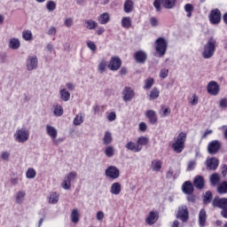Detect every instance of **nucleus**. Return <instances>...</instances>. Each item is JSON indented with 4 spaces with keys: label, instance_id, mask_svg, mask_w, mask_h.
Masks as SVG:
<instances>
[{
    "label": "nucleus",
    "instance_id": "9b49d317",
    "mask_svg": "<svg viewBox=\"0 0 227 227\" xmlns=\"http://www.w3.org/2000/svg\"><path fill=\"white\" fill-rule=\"evenodd\" d=\"M208 18L211 24H219L221 22V11H219V9H213L209 13Z\"/></svg>",
    "mask_w": 227,
    "mask_h": 227
},
{
    "label": "nucleus",
    "instance_id": "774afa93",
    "mask_svg": "<svg viewBox=\"0 0 227 227\" xmlns=\"http://www.w3.org/2000/svg\"><path fill=\"white\" fill-rule=\"evenodd\" d=\"M226 175H227V166L223 165L222 167V176H223V178H225Z\"/></svg>",
    "mask_w": 227,
    "mask_h": 227
},
{
    "label": "nucleus",
    "instance_id": "bb28decb",
    "mask_svg": "<svg viewBox=\"0 0 227 227\" xmlns=\"http://www.w3.org/2000/svg\"><path fill=\"white\" fill-rule=\"evenodd\" d=\"M163 8L166 10H173L176 6V0H160Z\"/></svg>",
    "mask_w": 227,
    "mask_h": 227
},
{
    "label": "nucleus",
    "instance_id": "6e6552de",
    "mask_svg": "<svg viewBox=\"0 0 227 227\" xmlns=\"http://www.w3.org/2000/svg\"><path fill=\"white\" fill-rule=\"evenodd\" d=\"M107 67L112 70V72H116L121 68V59L118 56H114L110 59Z\"/></svg>",
    "mask_w": 227,
    "mask_h": 227
},
{
    "label": "nucleus",
    "instance_id": "0eeeda50",
    "mask_svg": "<svg viewBox=\"0 0 227 227\" xmlns=\"http://www.w3.org/2000/svg\"><path fill=\"white\" fill-rule=\"evenodd\" d=\"M77 178V172L72 171L65 176L64 181L61 183V187L65 189V191H68L70 187H72V181Z\"/></svg>",
    "mask_w": 227,
    "mask_h": 227
},
{
    "label": "nucleus",
    "instance_id": "473e14b6",
    "mask_svg": "<svg viewBox=\"0 0 227 227\" xmlns=\"http://www.w3.org/2000/svg\"><path fill=\"white\" fill-rule=\"evenodd\" d=\"M58 201H59V194H58L56 192H51L49 197V203L51 205H56Z\"/></svg>",
    "mask_w": 227,
    "mask_h": 227
},
{
    "label": "nucleus",
    "instance_id": "7c9ffc66",
    "mask_svg": "<svg viewBox=\"0 0 227 227\" xmlns=\"http://www.w3.org/2000/svg\"><path fill=\"white\" fill-rule=\"evenodd\" d=\"M151 168L153 171L159 172L162 169V161L160 160H154L151 163Z\"/></svg>",
    "mask_w": 227,
    "mask_h": 227
},
{
    "label": "nucleus",
    "instance_id": "1a4fd4ad",
    "mask_svg": "<svg viewBox=\"0 0 227 227\" xmlns=\"http://www.w3.org/2000/svg\"><path fill=\"white\" fill-rule=\"evenodd\" d=\"M176 219H180L182 223L189 221V209L187 206H180L177 209Z\"/></svg>",
    "mask_w": 227,
    "mask_h": 227
},
{
    "label": "nucleus",
    "instance_id": "4c0bfd02",
    "mask_svg": "<svg viewBox=\"0 0 227 227\" xmlns=\"http://www.w3.org/2000/svg\"><path fill=\"white\" fill-rule=\"evenodd\" d=\"M22 38L26 42H31L33 40V33L31 30H25L22 32Z\"/></svg>",
    "mask_w": 227,
    "mask_h": 227
},
{
    "label": "nucleus",
    "instance_id": "13d9d810",
    "mask_svg": "<svg viewBox=\"0 0 227 227\" xmlns=\"http://www.w3.org/2000/svg\"><path fill=\"white\" fill-rule=\"evenodd\" d=\"M149 21L153 27H157V26H159V20L155 17L151 18Z\"/></svg>",
    "mask_w": 227,
    "mask_h": 227
},
{
    "label": "nucleus",
    "instance_id": "4d7b16f0",
    "mask_svg": "<svg viewBox=\"0 0 227 227\" xmlns=\"http://www.w3.org/2000/svg\"><path fill=\"white\" fill-rule=\"evenodd\" d=\"M64 24L66 27H72V26H74V20H72V18H67L65 20Z\"/></svg>",
    "mask_w": 227,
    "mask_h": 227
},
{
    "label": "nucleus",
    "instance_id": "b1692460",
    "mask_svg": "<svg viewBox=\"0 0 227 227\" xmlns=\"http://www.w3.org/2000/svg\"><path fill=\"white\" fill-rule=\"evenodd\" d=\"M110 20H111V15L109 14V12H103L98 17V21L99 22V24H102V25H106L109 23Z\"/></svg>",
    "mask_w": 227,
    "mask_h": 227
},
{
    "label": "nucleus",
    "instance_id": "f03ea898",
    "mask_svg": "<svg viewBox=\"0 0 227 227\" xmlns=\"http://www.w3.org/2000/svg\"><path fill=\"white\" fill-rule=\"evenodd\" d=\"M185 141H187V133L181 132L175 138V142L172 144V149L176 153H182L185 149Z\"/></svg>",
    "mask_w": 227,
    "mask_h": 227
},
{
    "label": "nucleus",
    "instance_id": "a878e982",
    "mask_svg": "<svg viewBox=\"0 0 227 227\" xmlns=\"http://www.w3.org/2000/svg\"><path fill=\"white\" fill-rule=\"evenodd\" d=\"M123 11L125 13H132L134 12V1L126 0L123 4Z\"/></svg>",
    "mask_w": 227,
    "mask_h": 227
},
{
    "label": "nucleus",
    "instance_id": "58836bf2",
    "mask_svg": "<svg viewBox=\"0 0 227 227\" xmlns=\"http://www.w3.org/2000/svg\"><path fill=\"white\" fill-rule=\"evenodd\" d=\"M212 198H213L212 192H210V191L206 192L204 198H203L204 205H208V203H212Z\"/></svg>",
    "mask_w": 227,
    "mask_h": 227
},
{
    "label": "nucleus",
    "instance_id": "69168bd1",
    "mask_svg": "<svg viewBox=\"0 0 227 227\" xmlns=\"http://www.w3.org/2000/svg\"><path fill=\"white\" fill-rule=\"evenodd\" d=\"M57 33V29L55 27H50V29L48 30V35H50L51 36H54L56 35Z\"/></svg>",
    "mask_w": 227,
    "mask_h": 227
},
{
    "label": "nucleus",
    "instance_id": "5fc2aeb1",
    "mask_svg": "<svg viewBox=\"0 0 227 227\" xmlns=\"http://www.w3.org/2000/svg\"><path fill=\"white\" fill-rule=\"evenodd\" d=\"M168 75H169V70L168 69H161L160 72V77L161 79H166V77H168Z\"/></svg>",
    "mask_w": 227,
    "mask_h": 227
},
{
    "label": "nucleus",
    "instance_id": "39448f33",
    "mask_svg": "<svg viewBox=\"0 0 227 227\" xmlns=\"http://www.w3.org/2000/svg\"><path fill=\"white\" fill-rule=\"evenodd\" d=\"M207 91L208 95L212 97H217V95L221 92V85L215 81H211L207 85Z\"/></svg>",
    "mask_w": 227,
    "mask_h": 227
},
{
    "label": "nucleus",
    "instance_id": "cd10ccee",
    "mask_svg": "<svg viewBox=\"0 0 227 227\" xmlns=\"http://www.w3.org/2000/svg\"><path fill=\"white\" fill-rule=\"evenodd\" d=\"M111 194H114L115 196H118L120 192H121V184L115 182L111 185L110 188Z\"/></svg>",
    "mask_w": 227,
    "mask_h": 227
},
{
    "label": "nucleus",
    "instance_id": "393cba45",
    "mask_svg": "<svg viewBox=\"0 0 227 227\" xmlns=\"http://www.w3.org/2000/svg\"><path fill=\"white\" fill-rule=\"evenodd\" d=\"M71 222L74 223V224H77L79 221H81V214H79V209L74 208L70 215Z\"/></svg>",
    "mask_w": 227,
    "mask_h": 227
},
{
    "label": "nucleus",
    "instance_id": "79ce46f5",
    "mask_svg": "<svg viewBox=\"0 0 227 227\" xmlns=\"http://www.w3.org/2000/svg\"><path fill=\"white\" fill-rule=\"evenodd\" d=\"M155 80L153 78L149 77L145 81L144 90H150L152 86H153Z\"/></svg>",
    "mask_w": 227,
    "mask_h": 227
},
{
    "label": "nucleus",
    "instance_id": "bf43d9fd",
    "mask_svg": "<svg viewBox=\"0 0 227 227\" xmlns=\"http://www.w3.org/2000/svg\"><path fill=\"white\" fill-rule=\"evenodd\" d=\"M106 118L108 121H114V120H116V113L115 112L109 113Z\"/></svg>",
    "mask_w": 227,
    "mask_h": 227
},
{
    "label": "nucleus",
    "instance_id": "423d86ee",
    "mask_svg": "<svg viewBox=\"0 0 227 227\" xmlns=\"http://www.w3.org/2000/svg\"><path fill=\"white\" fill-rule=\"evenodd\" d=\"M14 138L18 143H26L29 139V130L24 128L18 129L14 134Z\"/></svg>",
    "mask_w": 227,
    "mask_h": 227
},
{
    "label": "nucleus",
    "instance_id": "49530a36",
    "mask_svg": "<svg viewBox=\"0 0 227 227\" xmlns=\"http://www.w3.org/2000/svg\"><path fill=\"white\" fill-rule=\"evenodd\" d=\"M84 121V119L82 118V114H77L74 121H73V123L74 125H81L82 122Z\"/></svg>",
    "mask_w": 227,
    "mask_h": 227
},
{
    "label": "nucleus",
    "instance_id": "a18cd8bd",
    "mask_svg": "<svg viewBox=\"0 0 227 227\" xmlns=\"http://www.w3.org/2000/svg\"><path fill=\"white\" fill-rule=\"evenodd\" d=\"M53 113L55 116H63V106L59 105L55 106Z\"/></svg>",
    "mask_w": 227,
    "mask_h": 227
},
{
    "label": "nucleus",
    "instance_id": "c85d7f7f",
    "mask_svg": "<svg viewBox=\"0 0 227 227\" xmlns=\"http://www.w3.org/2000/svg\"><path fill=\"white\" fill-rule=\"evenodd\" d=\"M121 24L124 29H130V27H132V19H130V17H123Z\"/></svg>",
    "mask_w": 227,
    "mask_h": 227
},
{
    "label": "nucleus",
    "instance_id": "2f4dec72",
    "mask_svg": "<svg viewBox=\"0 0 227 227\" xmlns=\"http://www.w3.org/2000/svg\"><path fill=\"white\" fill-rule=\"evenodd\" d=\"M216 192L218 194H227V181L222 182L217 185Z\"/></svg>",
    "mask_w": 227,
    "mask_h": 227
},
{
    "label": "nucleus",
    "instance_id": "f3484780",
    "mask_svg": "<svg viewBox=\"0 0 227 227\" xmlns=\"http://www.w3.org/2000/svg\"><path fill=\"white\" fill-rule=\"evenodd\" d=\"M182 192L184 194L192 195L194 193V184H192V182L185 181L182 185Z\"/></svg>",
    "mask_w": 227,
    "mask_h": 227
},
{
    "label": "nucleus",
    "instance_id": "8fccbe9b",
    "mask_svg": "<svg viewBox=\"0 0 227 227\" xmlns=\"http://www.w3.org/2000/svg\"><path fill=\"white\" fill-rule=\"evenodd\" d=\"M200 100V98H198V95L193 94L192 97L189 99V103L191 106H198V102Z\"/></svg>",
    "mask_w": 227,
    "mask_h": 227
},
{
    "label": "nucleus",
    "instance_id": "5701e85b",
    "mask_svg": "<svg viewBox=\"0 0 227 227\" xmlns=\"http://www.w3.org/2000/svg\"><path fill=\"white\" fill-rule=\"evenodd\" d=\"M199 224L200 227H205L207 224V211L205 208L200 209L199 213Z\"/></svg>",
    "mask_w": 227,
    "mask_h": 227
},
{
    "label": "nucleus",
    "instance_id": "c756f323",
    "mask_svg": "<svg viewBox=\"0 0 227 227\" xmlns=\"http://www.w3.org/2000/svg\"><path fill=\"white\" fill-rule=\"evenodd\" d=\"M9 47L10 49H12V51H17V49L20 48V41L15 37L11 38Z\"/></svg>",
    "mask_w": 227,
    "mask_h": 227
},
{
    "label": "nucleus",
    "instance_id": "4be33fe9",
    "mask_svg": "<svg viewBox=\"0 0 227 227\" xmlns=\"http://www.w3.org/2000/svg\"><path fill=\"white\" fill-rule=\"evenodd\" d=\"M46 134L51 137L53 143H56V137H58V129H56V128L51 125H46Z\"/></svg>",
    "mask_w": 227,
    "mask_h": 227
},
{
    "label": "nucleus",
    "instance_id": "680f3d73",
    "mask_svg": "<svg viewBox=\"0 0 227 227\" xmlns=\"http://www.w3.org/2000/svg\"><path fill=\"white\" fill-rule=\"evenodd\" d=\"M195 166H196V161H194V160L189 161L188 167H187L188 171H192V169H194Z\"/></svg>",
    "mask_w": 227,
    "mask_h": 227
},
{
    "label": "nucleus",
    "instance_id": "f704fd0d",
    "mask_svg": "<svg viewBox=\"0 0 227 227\" xmlns=\"http://www.w3.org/2000/svg\"><path fill=\"white\" fill-rule=\"evenodd\" d=\"M59 93L61 100L64 102H68V100H70V92H68L67 89H61Z\"/></svg>",
    "mask_w": 227,
    "mask_h": 227
},
{
    "label": "nucleus",
    "instance_id": "412c9836",
    "mask_svg": "<svg viewBox=\"0 0 227 227\" xmlns=\"http://www.w3.org/2000/svg\"><path fill=\"white\" fill-rule=\"evenodd\" d=\"M193 185L196 189L201 191L205 187V178L202 176H196L193 180Z\"/></svg>",
    "mask_w": 227,
    "mask_h": 227
},
{
    "label": "nucleus",
    "instance_id": "ea45409f",
    "mask_svg": "<svg viewBox=\"0 0 227 227\" xmlns=\"http://www.w3.org/2000/svg\"><path fill=\"white\" fill-rule=\"evenodd\" d=\"M24 198H26V192L20 191L16 194V203L20 205V203H23Z\"/></svg>",
    "mask_w": 227,
    "mask_h": 227
},
{
    "label": "nucleus",
    "instance_id": "09e8293b",
    "mask_svg": "<svg viewBox=\"0 0 227 227\" xmlns=\"http://www.w3.org/2000/svg\"><path fill=\"white\" fill-rule=\"evenodd\" d=\"M105 154L106 155V157H113V155H114V147L113 146H107L105 149Z\"/></svg>",
    "mask_w": 227,
    "mask_h": 227
},
{
    "label": "nucleus",
    "instance_id": "6e6d98bb",
    "mask_svg": "<svg viewBox=\"0 0 227 227\" xmlns=\"http://www.w3.org/2000/svg\"><path fill=\"white\" fill-rule=\"evenodd\" d=\"M219 107H221V109H226L227 108V98H223L220 100Z\"/></svg>",
    "mask_w": 227,
    "mask_h": 227
},
{
    "label": "nucleus",
    "instance_id": "f8f14e48",
    "mask_svg": "<svg viewBox=\"0 0 227 227\" xmlns=\"http://www.w3.org/2000/svg\"><path fill=\"white\" fill-rule=\"evenodd\" d=\"M221 150V142L218 140H213L207 145V152L211 155H215Z\"/></svg>",
    "mask_w": 227,
    "mask_h": 227
},
{
    "label": "nucleus",
    "instance_id": "aec40b11",
    "mask_svg": "<svg viewBox=\"0 0 227 227\" xmlns=\"http://www.w3.org/2000/svg\"><path fill=\"white\" fill-rule=\"evenodd\" d=\"M38 67V59L36 56L31 57L27 60V68L30 72Z\"/></svg>",
    "mask_w": 227,
    "mask_h": 227
},
{
    "label": "nucleus",
    "instance_id": "37998d69",
    "mask_svg": "<svg viewBox=\"0 0 227 227\" xmlns=\"http://www.w3.org/2000/svg\"><path fill=\"white\" fill-rule=\"evenodd\" d=\"M107 68V61L106 60H101L100 63L98 66V70L99 73L104 74L106 72V69Z\"/></svg>",
    "mask_w": 227,
    "mask_h": 227
},
{
    "label": "nucleus",
    "instance_id": "0e129e2a",
    "mask_svg": "<svg viewBox=\"0 0 227 227\" xmlns=\"http://www.w3.org/2000/svg\"><path fill=\"white\" fill-rule=\"evenodd\" d=\"M146 129H148V126H146L145 122H140L139 123V130H141V132H146Z\"/></svg>",
    "mask_w": 227,
    "mask_h": 227
},
{
    "label": "nucleus",
    "instance_id": "72a5a7b5",
    "mask_svg": "<svg viewBox=\"0 0 227 227\" xmlns=\"http://www.w3.org/2000/svg\"><path fill=\"white\" fill-rule=\"evenodd\" d=\"M160 95V90H159L157 87H154L150 92L149 100H157Z\"/></svg>",
    "mask_w": 227,
    "mask_h": 227
},
{
    "label": "nucleus",
    "instance_id": "9d476101",
    "mask_svg": "<svg viewBox=\"0 0 227 227\" xmlns=\"http://www.w3.org/2000/svg\"><path fill=\"white\" fill-rule=\"evenodd\" d=\"M105 175L107 178L116 180V178H120V169L114 166H109L106 169Z\"/></svg>",
    "mask_w": 227,
    "mask_h": 227
},
{
    "label": "nucleus",
    "instance_id": "20e7f679",
    "mask_svg": "<svg viewBox=\"0 0 227 227\" xmlns=\"http://www.w3.org/2000/svg\"><path fill=\"white\" fill-rule=\"evenodd\" d=\"M155 51L158 52L160 58H162L166 54L168 51V41L164 37H159L155 41Z\"/></svg>",
    "mask_w": 227,
    "mask_h": 227
},
{
    "label": "nucleus",
    "instance_id": "2eb2a0df",
    "mask_svg": "<svg viewBox=\"0 0 227 227\" xmlns=\"http://www.w3.org/2000/svg\"><path fill=\"white\" fill-rule=\"evenodd\" d=\"M124 102H130L134 97H136V92L131 87H125L122 90Z\"/></svg>",
    "mask_w": 227,
    "mask_h": 227
},
{
    "label": "nucleus",
    "instance_id": "c9c22d12",
    "mask_svg": "<svg viewBox=\"0 0 227 227\" xmlns=\"http://www.w3.org/2000/svg\"><path fill=\"white\" fill-rule=\"evenodd\" d=\"M104 145H111L113 143V135L111 132L106 131L105 132V136L103 137Z\"/></svg>",
    "mask_w": 227,
    "mask_h": 227
},
{
    "label": "nucleus",
    "instance_id": "a211bd4d",
    "mask_svg": "<svg viewBox=\"0 0 227 227\" xmlns=\"http://www.w3.org/2000/svg\"><path fill=\"white\" fill-rule=\"evenodd\" d=\"M145 118L149 120V123H151V125H155V123L159 121V118L157 117V113H155V111L153 110H147L145 112Z\"/></svg>",
    "mask_w": 227,
    "mask_h": 227
},
{
    "label": "nucleus",
    "instance_id": "7ed1b4c3",
    "mask_svg": "<svg viewBox=\"0 0 227 227\" xmlns=\"http://www.w3.org/2000/svg\"><path fill=\"white\" fill-rule=\"evenodd\" d=\"M217 43V41L214 39V37H210L207 40V43L204 45L203 51H202V58L204 59H210L212 56L215 53V45Z\"/></svg>",
    "mask_w": 227,
    "mask_h": 227
},
{
    "label": "nucleus",
    "instance_id": "338daca9",
    "mask_svg": "<svg viewBox=\"0 0 227 227\" xmlns=\"http://www.w3.org/2000/svg\"><path fill=\"white\" fill-rule=\"evenodd\" d=\"M96 217H97V220H98V221H102V220L104 219V212L98 211V212L97 213Z\"/></svg>",
    "mask_w": 227,
    "mask_h": 227
},
{
    "label": "nucleus",
    "instance_id": "864d4df0",
    "mask_svg": "<svg viewBox=\"0 0 227 227\" xmlns=\"http://www.w3.org/2000/svg\"><path fill=\"white\" fill-rule=\"evenodd\" d=\"M87 47H89V49L90 51H92L93 52H95V51H97V44H95V43H93V41L87 42Z\"/></svg>",
    "mask_w": 227,
    "mask_h": 227
},
{
    "label": "nucleus",
    "instance_id": "e433bc0d",
    "mask_svg": "<svg viewBox=\"0 0 227 227\" xmlns=\"http://www.w3.org/2000/svg\"><path fill=\"white\" fill-rule=\"evenodd\" d=\"M98 26V23L93 20H85V27L87 29H95Z\"/></svg>",
    "mask_w": 227,
    "mask_h": 227
},
{
    "label": "nucleus",
    "instance_id": "de8ad7c7",
    "mask_svg": "<svg viewBox=\"0 0 227 227\" xmlns=\"http://www.w3.org/2000/svg\"><path fill=\"white\" fill-rule=\"evenodd\" d=\"M46 8H47L48 12H54V10H56V2L48 1L46 3Z\"/></svg>",
    "mask_w": 227,
    "mask_h": 227
},
{
    "label": "nucleus",
    "instance_id": "dca6fc26",
    "mask_svg": "<svg viewBox=\"0 0 227 227\" xmlns=\"http://www.w3.org/2000/svg\"><path fill=\"white\" fill-rule=\"evenodd\" d=\"M212 206L215 208H226L227 207V199L226 198H217L215 197L212 201Z\"/></svg>",
    "mask_w": 227,
    "mask_h": 227
},
{
    "label": "nucleus",
    "instance_id": "6ab92c4d",
    "mask_svg": "<svg viewBox=\"0 0 227 227\" xmlns=\"http://www.w3.org/2000/svg\"><path fill=\"white\" fill-rule=\"evenodd\" d=\"M206 166L207 169L215 171V169L219 168V160L217 158H210L207 160Z\"/></svg>",
    "mask_w": 227,
    "mask_h": 227
},
{
    "label": "nucleus",
    "instance_id": "603ef678",
    "mask_svg": "<svg viewBox=\"0 0 227 227\" xmlns=\"http://www.w3.org/2000/svg\"><path fill=\"white\" fill-rule=\"evenodd\" d=\"M162 116H169L171 114V109L169 107L165 108L164 106H161Z\"/></svg>",
    "mask_w": 227,
    "mask_h": 227
},
{
    "label": "nucleus",
    "instance_id": "e2e57ef3",
    "mask_svg": "<svg viewBox=\"0 0 227 227\" xmlns=\"http://www.w3.org/2000/svg\"><path fill=\"white\" fill-rule=\"evenodd\" d=\"M184 12H194V6L192 4H186L184 5Z\"/></svg>",
    "mask_w": 227,
    "mask_h": 227
},
{
    "label": "nucleus",
    "instance_id": "052dcab7",
    "mask_svg": "<svg viewBox=\"0 0 227 227\" xmlns=\"http://www.w3.org/2000/svg\"><path fill=\"white\" fill-rule=\"evenodd\" d=\"M1 159L3 160H6L7 162L10 160V153H8V152H3L2 153H1Z\"/></svg>",
    "mask_w": 227,
    "mask_h": 227
},
{
    "label": "nucleus",
    "instance_id": "f257e3e1",
    "mask_svg": "<svg viewBox=\"0 0 227 227\" xmlns=\"http://www.w3.org/2000/svg\"><path fill=\"white\" fill-rule=\"evenodd\" d=\"M150 143V140L146 137H139L137 142L129 141L126 144L125 148L129 152H134L135 153H139L143 150V146H146Z\"/></svg>",
    "mask_w": 227,
    "mask_h": 227
},
{
    "label": "nucleus",
    "instance_id": "3c124183",
    "mask_svg": "<svg viewBox=\"0 0 227 227\" xmlns=\"http://www.w3.org/2000/svg\"><path fill=\"white\" fill-rule=\"evenodd\" d=\"M160 4H162L161 0H154L153 1V6H154L156 12H160V10H162V7L160 6Z\"/></svg>",
    "mask_w": 227,
    "mask_h": 227
},
{
    "label": "nucleus",
    "instance_id": "4468645a",
    "mask_svg": "<svg viewBox=\"0 0 227 227\" xmlns=\"http://www.w3.org/2000/svg\"><path fill=\"white\" fill-rule=\"evenodd\" d=\"M159 221V211H150L147 217L145 218V223L149 226H152Z\"/></svg>",
    "mask_w": 227,
    "mask_h": 227
},
{
    "label": "nucleus",
    "instance_id": "a19ab883",
    "mask_svg": "<svg viewBox=\"0 0 227 227\" xmlns=\"http://www.w3.org/2000/svg\"><path fill=\"white\" fill-rule=\"evenodd\" d=\"M219 182H221V177L219 176V174L215 173L210 176V183L212 184V185H217Z\"/></svg>",
    "mask_w": 227,
    "mask_h": 227
},
{
    "label": "nucleus",
    "instance_id": "ddd939ff",
    "mask_svg": "<svg viewBox=\"0 0 227 227\" xmlns=\"http://www.w3.org/2000/svg\"><path fill=\"white\" fill-rule=\"evenodd\" d=\"M133 58L136 63H138L139 65H145V63H146V59H148V55L140 50L134 53Z\"/></svg>",
    "mask_w": 227,
    "mask_h": 227
},
{
    "label": "nucleus",
    "instance_id": "c03bdc74",
    "mask_svg": "<svg viewBox=\"0 0 227 227\" xmlns=\"http://www.w3.org/2000/svg\"><path fill=\"white\" fill-rule=\"evenodd\" d=\"M26 176L27 178H29V179L35 178L36 176V170H35V168H27L26 172Z\"/></svg>",
    "mask_w": 227,
    "mask_h": 227
}]
</instances>
